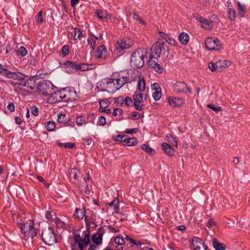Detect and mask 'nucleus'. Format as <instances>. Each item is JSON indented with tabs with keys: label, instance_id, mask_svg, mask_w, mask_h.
Masks as SVG:
<instances>
[{
	"label": "nucleus",
	"instance_id": "obj_1",
	"mask_svg": "<svg viewBox=\"0 0 250 250\" xmlns=\"http://www.w3.org/2000/svg\"><path fill=\"white\" fill-rule=\"evenodd\" d=\"M147 54V50L139 48L134 51L130 56V63L134 68L142 67L145 63V59Z\"/></svg>",
	"mask_w": 250,
	"mask_h": 250
},
{
	"label": "nucleus",
	"instance_id": "obj_2",
	"mask_svg": "<svg viewBox=\"0 0 250 250\" xmlns=\"http://www.w3.org/2000/svg\"><path fill=\"white\" fill-rule=\"evenodd\" d=\"M21 229L26 236L33 238L37 234V230L34 227V222L32 220H28L21 226Z\"/></svg>",
	"mask_w": 250,
	"mask_h": 250
},
{
	"label": "nucleus",
	"instance_id": "obj_3",
	"mask_svg": "<svg viewBox=\"0 0 250 250\" xmlns=\"http://www.w3.org/2000/svg\"><path fill=\"white\" fill-rule=\"evenodd\" d=\"M42 238L44 243L49 246L53 245L57 242V238L54 232L50 227H48L42 230Z\"/></svg>",
	"mask_w": 250,
	"mask_h": 250
},
{
	"label": "nucleus",
	"instance_id": "obj_4",
	"mask_svg": "<svg viewBox=\"0 0 250 250\" xmlns=\"http://www.w3.org/2000/svg\"><path fill=\"white\" fill-rule=\"evenodd\" d=\"M83 238H82L80 235H76L74 236L75 242L78 244L80 250H84L90 242V233L88 231H84Z\"/></svg>",
	"mask_w": 250,
	"mask_h": 250
},
{
	"label": "nucleus",
	"instance_id": "obj_5",
	"mask_svg": "<svg viewBox=\"0 0 250 250\" xmlns=\"http://www.w3.org/2000/svg\"><path fill=\"white\" fill-rule=\"evenodd\" d=\"M25 75L19 72H11L9 71L6 78L11 79L13 81L11 84L17 88H19L21 81L23 80Z\"/></svg>",
	"mask_w": 250,
	"mask_h": 250
},
{
	"label": "nucleus",
	"instance_id": "obj_6",
	"mask_svg": "<svg viewBox=\"0 0 250 250\" xmlns=\"http://www.w3.org/2000/svg\"><path fill=\"white\" fill-rule=\"evenodd\" d=\"M53 84L48 80L40 81L38 84L37 90L41 94L48 95L52 89Z\"/></svg>",
	"mask_w": 250,
	"mask_h": 250
},
{
	"label": "nucleus",
	"instance_id": "obj_7",
	"mask_svg": "<svg viewBox=\"0 0 250 250\" xmlns=\"http://www.w3.org/2000/svg\"><path fill=\"white\" fill-rule=\"evenodd\" d=\"M61 102H66L69 101H72L74 99L76 93L71 92L70 90L63 88L61 90L58 91Z\"/></svg>",
	"mask_w": 250,
	"mask_h": 250
},
{
	"label": "nucleus",
	"instance_id": "obj_8",
	"mask_svg": "<svg viewBox=\"0 0 250 250\" xmlns=\"http://www.w3.org/2000/svg\"><path fill=\"white\" fill-rule=\"evenodd\" d=\"M206 48L210 50H219L221 45L219 41L216 38H208L205 40Z\"/></svg>",
	"mask_w": 250,
	"mask_h": 250
},
{
	"label": "nucleus",
	"instance_id": "obj_9",
	"mask_svg": "<svg viewBox=\"0 0 250 250\" xmlns=\"http://www.w3.org/2000/svg\"><path fill=\"white\" fill-rule=\"evenodd\" d=\"M150 55L158 58L160 54L167 53L168 49L167 46L165 47L164 43H156L152 47Z\"/></svg>",
	"mask_w": 250,
	"mask_h": 250
},
{
	"label": "nucleus",
	"instance_id": "obj_10",
	"mask_svg": "<svg viewBox=\"0 0 250 250\" xmlns=\"http://www.w3.org/2000/svg\"><path fill=\"white\" fill-rule=\"evenodd\" d=\"M173 89L177 93H183L186 95L191 92L190 88L183 82L176 83L173 85Z\"/></svg>",
	"mask_w": 250,
	"mask_h": 250
},
{
	"label": "nucleus",
	"instance_id": "obj_11",
	"mask_svg": "<svg viewBox=\"0 0 250 250\" xmlns=\"http://www.w3.org/2000/svg\"><path fill=\"white\" fill-rule=\"evenodd\" d=\"M145 97L144 98L143 94L141 93L133 95V100H134V106L135 108L139 111H141L143 109V103L145 100H146V95H144Z\"/></svg>",
	"mask_w": 250,
	"mask_h": 250
},
{
	"label": "nucleus",
	"instance_id": "obj_12",
	"mask_svg": "<svg viewBox=\"0 0 250 250\" xmlns=\"http://www.w3.org/2000/svg\"><path fill=\"white\" fill-rule=\"evenodd\" d=\"M157 57L150 54L148 64L149 67L153 68L157 72L162 73L163 71V68L157 63Z\"/></svg>",
	"mask_w": 250,
	"mask_h": 250
},
{
	"label": "nucleus",
	"instance_id": "obj_13",
	"mask_svg": "<svg viewBox=\"0 0 250 250\" xmlns=\"http://www.w3.org/2000/svg\"><path fill=\"white\" fill-rule=\"evenodd\" d=\"M117 140L123 143L124 145L133 146L137 144V139L135 138H128L126 135H118Z\"/></svg>",
	"mask_w": 250,
	"mask_h": 250
},
{
	"label": "nucleus",
	"instance_id": "obj_14",
	"mask_svg": "<svg viewBox=\"0 0 250 250\" xmlns=\"http://www.w3.org/2000/svg\"><path fill=\"white\" fill-rule=\"evenodd\" d=\"M132 44L133 42L130 39H125L118 41L116 46V49L120 52L121 50L129 48Z\"/></svg>",
	"mask_w": 250,
	"mask_h": 250
},
{
	"label": "nucleus",
	"instance_id": "obj_15",
	"mask_svg": "<svg viewBox=\"0 0 250 250\" xmlns=\"http://www.w3.org/2000/svg\"><path fill=\"white\" fill-rule=\"evenodd\" d=\"M106 86V91L109 93H114L118 90L115 80L113 79H105L103 83Z\"/></svg>",
	"mask_w": 250,
	"mask_h": 250
},
{
	"label": "nucleus",
	"instance_id": "obj_16",
	"mask_svg": "<svg viewBox=\"0 0 250 250\" xmlns=\"http://www.w3.org/2000/svg\"><path fill=\"white\" fill-rule=\"evenodd\" d=\"M105 231L103 227H100L96 232L92 236V240L96 245L102 244L103 241V236L105 233Z\"/></svg>",
	"mask_w": 250,
	"mask_h": 250
},
{
	"label": "nucleus",
	"instance_id": "obj_17",
	"mask_svg": "<svg viewBox=\"0 0 250 250\" xmlns=\"http://www.w3.org/2000/svg\"><path fill=\"white\" fill-rule=\"evenodd\" d=\"M191 249L194 250H207L206 246L201 239L198 237H194L191 245Z\"/></svg>",
	"mask_w": 250,
	"mask_h": 250
},
{
	"label": "nucleus",
	"instance_id": "obj_18",
	"mask_svg": "<svg viewBox=\"0 0 250 250\" xmlns=\"http://www.w3.org/2000/svg\"><path fill=\"white\" fill-rule=\"evenodd\" d=\"M194 17L201 23L202 27L210 29L212 27V22L200 15H196Z\"/></svg>",
	"mask_w": 250,
	"mask_h": 250
},
{
	"label": "nucleus",
	"instance_id": "obj_19",
	"mask_svg": "<svg viewBox=\"0 0 250 250\" xmlns=\"http://www.w3.org/2000/svg\"><path fill=\"white\" fill-rule=\"evenodd\" d=\"M81 174L80 171L76 168H73L71 169L69 173V178L72 182L76 185H78V177Z\"/></svg>",
	"mask_w": 250,
	"mask_h": 250
},
{
	"label": "nucleus",
	"instance_id": "obj_20",
	"mask_svg": "<svg viewBox=\"0 0 250 250\" xmlns=\"http://www.w3.org/2000/svg\"><path fill=\"white\" fill-rule=\"evenodd\" d=\"M107 56V49L104 45H101L98 47L95 52V57L97 59H105Z\"/></svg>",
	"mask_w": 250,
	"mask_h": 250
},
{
	"label": "nucleus",
	"instance_id": "obj_21",
	"mask_svg": "<svg viewBox=\"0 0 250 250\" xmlns=\"http://www.w3.org/2000/svg\"><path fill=\"white\" fill-rule=\"evenodd\" d=\"M21 85L20 86L19 88L25 89V87H27L28 89L30 90H32L34 88L35 83L34 82L30 79H25L24 78L23 80L21 81Z\"/></svg>",
	"mask_w": 250,
	"mask_h": 250
},
{
	"label": "nucleus",
	"instance_id": "obj_22",
	"mask_svg": "<svg viewBox=\"0 0 250 250\" xmlns=\"http://www.w3.org/2000/svg\"><path fill=\"white\" fill-rule=\"evenodd\" d=\"M168 103L172 107L180 106L183 104L184 100L180 98H168Z\"/></svg>",
	"mask_w": 250,
	"mask_h": 250
},
{
	"label": "nucleus",
	"instance_id": "obj_23",
	"mask_svg": "<svg viewBox=\"0 0 250 250\" xmlns=\"http://www.w3.org/2000/svg\"><path fill=\"white\" fill-rule=\"evenodd\" d=\"M96 15L99 18L103 21H108L111 18V15H109L107 11H102L101 9H98L96 11Z\"/></svg>",
	"mask_w": 250,
	"mask_h": 250
},
{
	"label": "nucleus",
	"instance_id": "obj_24",
	"mask_svg": "<svg viewBox=\"0 0 250 250\" xmlns=\"http://www.w3.org/2000/svg\"><path fill=\"white\" fill-rule=\"evenodd\" d=\"M118 90L121 88L125 83L129 81L128 78L126 76H123L118 79H114Z\"/></svg>",
	"mask_w": 250,
	"mask_h": 250
},
{
	"label": "nucleus",
	"instance_id": "obj_25",
	"mask_svg": "<svg viewBox=\"0 0 250 250\" xmlns=\"http://www.w3.org/2000/svg\"><path fill=\"white\" fill-rule=\"evenodd\" d=\"M162 149L167 156H172L173 155L174 150L169 145L166 143H164L162 144Z\"/></svg>",
	"mask_w": 250,
	"mask_h": 250
},
{
	"label": "nucleus",
	"instance_id": "obj_26",
	"mask_svg": "<svg viewBox=\"0 0 250 250\" xmlns=\"http://www.w3.org/2000/svg\"><path fill=\"white\" fill-rule=\"evenodd\" d=\"M78 70L82 71H87L92 69L95 68V65L93 64H87L85 63H81L78 64Z\"/></svg>",
	"mask_w": 250,
	"mask_h": 250
},
{
	"label": "nucleus",
	"instance_id": "obj_27",
	"mask_svg": "<svg viewBox=\"0 0 250 250\" xmlns=\"http://www.w3.org/2000/svg\"><path fill=\"white\" fill-rule=\"evenodd\" d=\"M48 101L49 103L55 104L61 102V99H60L59 93L58 91L52 94L48 98Z\"/></svg>",
	"mask_w": 250,
	"mask_h": 250
},
{
	"label": "nucleus",
	"instance_id": "obj_28",
	"mask_svg": "<svg viewBox=\"0 0 250 250\" xmlns=\"http://www.w3.org/2000/svg\"><path fill=\"white\" fill-rule=\"evenodd\" d=\"M178 39L179 41L182 44L186 45L189 42L188 34L185 32H182L179 35Z\"/></svg>",
	"mask_w": 250,
	"mask_h": 250
},
{
	"label": "nucleus",
	"instance_id": "obj_29",
	"mask_svg": "<svg viewBox=\"0 0 250 250\" xmlns=\"http://www.w3.org/2000/svg\"><path fill=\"white\" fill-rule=\"evenodd\" d=\"M138 81L137 89L140 92H143L145 90L146 87L145 79L143 77L139 76Z\"/></svg>",
	"mask_w": 250,
	"mask_h": 250
},
{
	"label": "nucleus",
	"instance_id": "obj_30",
	"mask_svg": "<svg viewBox=\"0 0 250 250\" xmlns=\"http://www.w3.org/2000/svg\"><path fill=\"white\" fill-rule=\"evenodd\" d=\"M212 242L213 247L216 250H224L225 249V245L219 243L216 239H213Z\"/></svg>",
	"mask_w": 250,
	"mask_h": 250
},
{
	"label": "nucleus",
	"instance_id": "obj_31",
	"mask_svg": "<svg viewBox=\"0 0 250 250\" xmlns=\"http://www.w3.org/2000/svg\"><path fill=\"white\" fill-rule=\"evenodd\" d=\"M74 214L79 218L82 219L85 215V210L84 208L79 209L76 208Z\"/></svg>",
	"mask_w": 250,
	"mask_h": 250
},
{
	"label": "nucleus",
	"instance_id": "obj_32",
	"mask_svg": "<svg viewBox=\"0 0 250 250\" xmlns=\"http://www.w3.org/2000/svg\"><path fill=\"white\" fill-rule=\"evenodd\" d=\"M78 64L70 61H67L65 63L66 68H69L70 69H71V71H78Z\"/></svg>",
	"mask_w": 250,
	"mask_h": 250
},
{
	"label": "nucleus",
	"instance_id": "obj_33",
	"mask_svg": "<svg viewBox=\"0 0 250 250\" xmlns=\"http://www.w3.org/2000/svg\"><path fill=\"white\" fill-rule=\"evenodd\" d=\"M109 206L113 207L115 213H117L119 210V200L118 198L115 199L112 202L110 203Z\"/></svg>",
	"mask_w": 250,
	"mask_h": 250
},
{
	"label": "nucleus",
	"instance_id": "obj_34",
	"mask_svg": "<svg viewBox=\"0 0 250 250\" xmlns=\"http://www.w3.org/2000/svg\"><path fill=\"white\" fill-rule=\"evenodd\" d=\"M141 148L145 150L146 152L150 155H153L155 154V150L149 147L148 145L146 144H142L141 146Z\"/></svg>",
	"mask_w": 250,
	"mask_h": 250
},
{
	"label": "nucleus",
	"instance_id": "obj_35",
	"mask_svg": "<svg viewBox=\"0 0 250 250\" xmlns=\"http://www.w3.org/2000/svg\"><path fill=\"white\" fill-rule=\"evenodd\" d=\"M45 127L49 131H53L56 128V124L52 121H48L45 124Z\"/></svg>",
	"mask_w": 250,
	"mask_h": 250
},
{
	"label": "nucleus",
	"instance_id": "obj_36",
	"mask_svg": "<svg viewBox=\"0 0 250 250\" xmlns=\"http://www.w3.org/2000/svg\"><path fill=\"white\" fill-rule=\"evenodd\" d=\"M231 64L230 61L228 60L219 61L218 62L219 68L221 70L222 68H226L229 66Z\"/></svg>",
	"mask_w": 250,
	"mask_h": 250
},
{
	"label": "nucleus",
	"instance_id": "obj_37",
	"mask_svg": "<svg viewBox=\"0 0 250 250\" xmlns=\"http://www.w3.org/2000/svg\"><path fill=\"white\" fill-rule=\"evenodd\" d=\"M88 45L90 46V49L93 51L95 49L96 45V41L92 38H88L87 39Z\"/></svg>",
	"mask_w": 250,
	"mask_h": 250
},
{
	"label": "nucleus",
	"instance_id": "obj_38",
	"mask_svg": "<svg viewBox=\"0 0 250 250\" xmlns=\"http://www.w3.org/2000/svg\"><path fill=\"white\" fill-rule=\"evenodd\" d=\"M45 218L48 221H52L54 219V217L55 216V213L52 210H51V211H47L45 212Z\"/></svg>",
	"mask_w": 250,
	"mask_h": 250
},
{
	"label": "nucleus",
	"instance_id": "obj_39",
	"mask_svg": "<svg viewBox=\"0 0 250 250\" xmlns=\"http://www.w3.org/2000/svg\"><path fill=\"white\" fill-rule=\"evenodd\" d=\"M27 51L26 48L23 46H21L17 51V54L18 55H21L22 57L26 55Z\"/></svg>",
	"mask_w": 250,
	"mask_h": 250
},
{
	"label": "nucleus",
	"instance_id": "obj_40",
	"mask_svg": "<svg viewBox=\"0 0 250 250\" xmlns=\"http://www.w3.org/2000/svg\"><path fill=\"white\" fill-rule=\"evenodd\" d=\"M65 115L63 114H59L58 115L57 122L59 123L66 124L67 120L65 118Z\"/></svg>",
	"mask_w": 250,
	"mask_h": 250
},
{
	"label": "nucleus",
	"instance_id": "obj_41",
	"mask_svg": "<svg viewBox=\"0 0 250 250\" xmlns=\"http://www.w3.org/2000/svg\"><path fill=\"white\" fill-rule=\"evenodd\" d=\"M161 90H157V91H154L152 94V97L155 101H158L161 98Z\"/></svg>",
	"mask_w": 250,
	"mask_h": 250
},
{
	"label": "nucleus",
	"instance_id": "obj_42",
	"mask_svg": "<svg viewBox=\"0 0 250 250\" xmlns=\"http://www.w3.org/2000/svg\"><path fill=\"white\" fill-rule=\"evenodd\" d=\"M69 46L68 45H64L61 49V55L62 57H65L66 56L69 52Z\"/></svg>",
	"mask_w": 250,
	"mask_h": 250
},
{
	"label": "nucleus",
	"instance_id": "obj_43",
	"mask_svg": "<svg viewBox=\"0 0 250 250\" xmlns=\"http://www.w3.org/2000/svg\"><path fill=\"white\" fill-rule=\"evenodd\" d=\"M58 144L61 147L69 148H72L75 146L74 144L70 142L66 143H59Z\"/></svg>",
	"mask_w": 250,
	"mask_h": 250
},
{
	"label": "nucleus",
	"instance_id": "obj_44",
	"mask_svg": "<svg viewBox=\"0 0 250 250\" xmlns=\"http://www.w3.org/2000/svg\"><path fill=\"white\" fill-rule=\"evenodd\" d=\"M167 141L172 146H177V142L172 136H167Z\"/></svg>",
	"mask_w": 250,
	"mask_h": 250
},
{
	"label": "nucleus",
	"instance_id": "obj_45",
	"mask_svg": "<svg viewBox=\"0 0 250 250\" xmlns=\"http://www.w3.org/2000/svg\"><path fill=\"white\" fill-rule=\"evenodd\" d=\"M228 16L231 20H234L236 17V12L233 8H230L228 11Z\"/></svg>",
	"mask_w": 250,
	"mask_h": 250
},
{
	"label": "nucleus",
	"instance_id": "obj_46",
	"mask_svg": "<svg viewBox=\"0 0 250 250\" xmlns=\"http://www.w3.org/2000/svg\"><path fill=\"white\" fill-rule=\"evenodd\" d=\"M97 124L98 125L104 126L106 124L105 118L102 116L99 117Z\"/></svg>",
	"mask_w": 250,
	"mask_h": 250
},
{
	"label": "nucleus",
	"instance_id": "obj_47",
	"mask_svg": "<svg viewBox=\"0 0 250 250\" xmlns=\"http://www.w3.org/2000/svg\"><path fill=\"white\" fill-rule=\"evenodd\" d=\"M74 39L75 40H77L78 39H79L80 37L83 36V33L80 29L75 28H74Z\"/></svg>",
	"mask_w": 250,
	"mask_h": 250
},
{
	"label": "nucleus",
	"instance_id": "obj_48",
	"mask_svg": "<svg viewBox=\"0 0 250 250\" xmlns=\"http://www.w3.org/2000/svg\"><path fill=\"white\" fill-rule=\"evenodd\" d=\"M208 67L211 71H214L218 68H219V65L218 64V62L216 63L209 62L208 63Z\"/></svg>",
	"mask_w": 250,
	"mask_h": 250
},
{
	"label": "nucleus",
	"instance_id": "obj_49",
	"mask_svg": "<svg viewBox=\"0 0 250 250\" xmlns=\"http://www.w3.org/2000/svg\"><path fill=\"white\" fill-rule=\"evenodd\" d=\"M77 124L79 126L82 125L83 124H85L84 118L83 116H79L76 119Z\"/></svg>",
	"mask_w": 250,
	"mask_h": 250
},
{
	"label": "nucleus",
	"instance_id": "obj_50",
	"mask_svg": "<svg viewBox=\"0 0 250 250\" xmlns=\"http://www.w3.org/2000/svg\"><path fill=\"white\" fill-rule=\"evenodd\" d=\"M99 104L100 105V110H101V108H104L108 106L109 104V102L107 100H103L99 101Z\"/></svg>",
	"mask_w": 250,
	"mask_h": 250
},
{
	"label": "nucleus",
	"instance_id": "obj_51",
	"mask_svg": "<svg viewBox=\"0 0 250 250\" xmlns=\"http://www.w3.org/2000/svg\"><path fill=\"white\" fill-rule=\"evenodd\" d=\"M238 11L239 13L243 15L245 13V5L244 4L241 3L240 2H238Z\"/></svg>",
	"mask_w": 250,
	"mask_h": 250
},
{
	"label": "nucleus",
	"instance_id": "obj_52",
	"mask_svg": "<svg viewBox=\"0 0 250 250\" xmlns=\"http://www.w3.org/2000/svg\"><path fill=\"white\" fill-rule=\"evenodd\" d=\"M114 241L116 244L119 245H122L125 243L124 239L119 236L116 237L115 238Z\"/></svg>",
	"mask_w": 250,
	"mask_h": 250
},
{
	"label": "nucleus",
	"instance_id": "obj_53",
	"mask_svg": "<svg viewBox=\"0 0 250 250\" xmlns=\"http://www.w3.org/2000/svg\"><path fill=\"white\" fill-rule=\"evenodd\" d=\"M104 82V79L99 82L97 83V86L99 88H100L102 91H106V88L105 87L106 86H105L103 83Z\"/></svg>",
	"mask_w": 250,
	"mask_h": 250
},
{
	"label": "nucleus",
	"instance_id": "obj_54",
	"mask_svg": "<svg viewBox=\"0 0 250 250\" xmlns=\"http://www.w3.org/2000/svg\"><path fill=\"white\" fill-rule=\"evenodd\" d=\"M207 106L216 112H218V111L221 110V108L220 107L215 106L213 104H208Z\"/></svg>",
	"mask_w": 250,
	"mask_h": 250
},
{
	"label": "nucleus",
	"instance_id": "obj_55",
	"mask_svg": "<svg viewBox=\"0 0 250 250\" xmlns=\"http://www.w3.org/2000/svg\"><path fill=\"white\" fill-rule=\"evenodd\" d=\"M8 72L9 70L4 68H3L2 66L0 64V74L1 75L6 77Z\"/></svg>",
	"mask_w": 250,
	"mask_h": 250
},
{
	"label": "nucleus",
	"instance_id": "obj_56",
	"mask_svg": "<svg viewBox=\"0 0 250 250\" xmlns=\"http://www.w3.org/2000/svg\"><path fill=\"white\" fill-rule=\"evenodd\" d=\"M43 21V17L42 15V11H40L38 14L37 22L38 23H41Z\"/></svg>",
	"mask_w": 250,
	"mask_h": 250
},
{
	"label": "nucleus",
	"instance_id": "obj_57",
	"mask_svg": "<svg viewBox=\"0 0 250 250\" xmlns=\"http://www.w3.org/2000/svg\"><path fill=\"white\" fill-rule=\"evenodd\" d=\"M30 109L31 112L33 115L35 116L38 115V109L36 106H33L31 107Z\"/></svg>",
	"mask_w": 250,
	"mask_h": 250
},
{
	"label": "nucleus",
	"instance_id": "obj_58",
	"mask_svg": "<svg viewBox=\"0 0 250 250\" xmlns=\"http://www.w3.org/2000/svg\"><path fill=\"white\" fill-rule=\"evenodd\" d=\"M123 113V110L121 108H118L115 109L113 111V115L114 116H117L118 115H121Z\"/></svg>",
	"mask_w": 250,
	"mask_h": 250
},
{
	"label": "nucleus",
	"instance_id": "obj_59",
	"mask_svg": "<svg viewBox=\"0 0 250 250\" xmlns=\"http://www.w3.org/2000/svg\"><path fill=\"white\" fill-rule=\"evenodd\" d=\"M83 142L87 145H90L92 143V138L90 137H86L83 138Z\"/></svg>",
	"mask_w": 250,
	"mask_h": 250
},
{
	"label": "nucleus",
	"instance_id": "obj_60",
	"mask_svg": "<svg viewBox=\"0 0 250 250\" xmlns=\"http://www.w3.org/2000/svg\"><path fill=\"white\" fill-rule=\"evenodd\" d=\"M167 42L169 44L171 45L174 46L176 44V42L175 40H174L171 37H169L167 40H166Z\"/></svg>",
	"mask_w": 250,
	"mask_h": 250
},
{
	"label": "nucleus",
	"instance_id": "obj_61",
	"mask_svg": "<svg viewBox=\"0 0 250 250\" xmlns=\"http://www.w3.org/2000/svg\"><path fill=\"white\" fill-rule=\"evenodd\" d=\"M151 89L153 90L157 91V90H161L158 83H154L151 85Z\"/></svg>",
	"mask_w": 250,
	"mask_h": 250
},
{
	"label": "nucleus",
	"instance_id": "obj_62",
	"mask_svg": "<svg viewBox=\"0 0 250 250\" xmlns=\"http://www.w3.org/2000/svg\"><path fill=\"white\" fill-rule=\"evenodd\" d=\"M125 103L127 105H130L132 103V100L131 98L129 97H126L124 100Z\"/></svg>",
	"mask_w": 250,
	"mask_h": 250
},
{
	"label": "nucleus",
	"instance_id": "obj_63",
	"mask_svg": "<svg viewBox=\"0 0 250 250\" xmlns=\"http://www.w3.org/2000/svg\"><path fill=\"white\" fill-rule=\"evenodd\" d=\"M140 117V115L138 112H134L133 113L132 115L131 118L133 120H137Z\"/></svg>",
	"mask_w": 250,
	"mask_h": 250
},
{
	"label": "nucleus",
	"instance_id": "obj_64",
	"mask_svg": "<svg viewBox=\"0 0 250 250\" xmlns=\"http://www.w3.org/2000/svg\"><path fill=\"white\" fill-rule=\"evenodd\" d=\"M7 108L10 112H13L15 110V106L13 103H9L7 105Z\"/></svg>",
	"mask_w": 250,
	"mask_h": 250
}]
</instances>
